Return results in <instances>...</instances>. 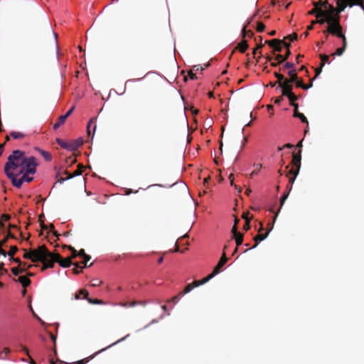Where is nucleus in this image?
<instances>
[{"instance_id": "obj_61", "label": "nucleus", "mask_w": 364, "mask_h": 364, "mask_svg": "<svg viewBox=\"0 0 364 364\" xmlns=\"http://www.w3.org/2000/svg\"><path fill=\"white\" fill-rule=\"evenodd\" d=\"M188 75L191 80L197 79L196 75L193 73L192 70L188 71Z\"/></svg>"}, {"instance_id": "obj_38", "label": "nucleus", "mask_w": 364, "mask_h": 364, "mask_svg": "<svg viewBox=\"0 0 364 364\" xmlns=\"http://www.w3.org/2000/svg\"><path fill=\"white\" fill-rule=\"evenodd\" d=\"M64 247L65 248H68L70 250L72 251V256H71V259L73 258H75L77 256H78V252L73 247L71 246H67V245H65Z\"/></svg>"}, {"instance_id": "obj_36", "label": "nucleus", "mask_w": 364, "mask_h": 364, "mask_svg": "<svg viewBox=\"0 0 364 364\" xmlns=\"http://www.w3.org/2000/svg\"><path fill=\"white\" fill-rule=\"evenodd\" d=\"M9 260L13 261V262L17 263L19 267H21V266L24 267V266L26 265V262H22L18 257H12L9 258Z\"/></svg>"}, {"instance_id": "obj_60", "label": "nucleus", "mask_w": 364, "mask_h": 364, "mask_svg": "<svg viewBox=\"0 0 364 364\" xmlns=\"http://www.w3.org/2000/svg\"><path fill=\"white\" fill-rule=\"evenodd\" d=\"M280 41H282V46L283 45L284 47L287 48V49H289V48L291 46L290 43L286 42V39H284V38L282 40H280Z\"/></svg>"}, {"instance_id": "obj_46", "label": "nucleus", "mask_w": 364, "mask_h": 364, "mask_svg": "<svg viewBox=\"0 0 364 364\" xmlns=\"http://www.w3.org/2000/svg\"><path fill=\"white\" fill-rule=\"evenodd\" d=\"M73 264L75 265V268L73 269L74 274H77L82 272V267H81L78 263H74Z\"/></svg>"}, {"instance_id": "obj_26", "label": "nucleus", "mask_w": 364, "mask_h": 364, "mask_svg": "<svg viewBox=\"0 0 364 364\" xmlns=\"http://www.w3.org/2000/svg\"><path fill=\"white\" fill-rule=\"evenodd\" d=\"M11 272L14 275L17 276L21 273L26 272V269H25L24 267H21L18 266L16 267H13L11 269Z\"/></svg>"}, {"instance_id": "obj_1", "label": "nucleus", "mask_w": 364, "mask_h": 364, "mask_svg": "<svg viewBox=\"0 0 364 364\" xmlns=\"http://www.w3.org/2000/svg\"><path fill=\"white\" fill-rule=\"evenodd\" d=\"M38 164L34 156L26 157L25 152L21 150H14L8 157L4 166V173L8 178H11L13 173L21 175L26 171L36 173Z\"/></svg>"}, {"instance_id": "obj_23", "label": "nucleus", "mask_w": 364, "mask_h": 364, "mask_svg": "<svg viewBox=\"0 0 364 364\" xmlns=\"http://www.w3.org/2000/svg\"><path fill=\"white\" fill-rule=\"evenodd\" d=\"M18 281L26 288L31 284V280L26 276H21L18 278Z\"/></svg>"}, {"instance_id": "obj_33", "label": "nucleus", "mask_w": 364, "mask_h": 364, "mask_svg": "<svg viewBox=\"0 0 364 364\" xmlns=\"http://www.w3.org/2000/svg\"><path fill=\"white\" fill-rule=\"evenodd\" d=\"M319 57L321 59V65H321V68H323L324 66V65L328 62L329 55H326V54H320Z\"/></svg>"}, {"instance_id": "obj_49", "label": "nucleus", "mask_w": 364, "mask_h": 364, "mask_svg": "<svg viewBox=\"0 0 364 364\" xmlns=\"http://www.w3.org/2000/svg\"><path fill=\"white\" fill-rule=\"evenodd\" d=\"M256 166H257V168L255 170H254L250 174L251 177H252L254 175H257L259 173V170L262 167V165L259 164H257Z\"/></svg>"}, {"instance_id": "obj_32", "label": "nucleus", "mask_w": 364, "mask_h": 364, "mask_svg": "<svg viewBox=\"0 0 364 364\" xmlns=\"http://www.w3.org/2000/svg\"><path fill=\"white\" fill-rule=\"evenodd\" d=\"M294 117L299 118L301 119V121L304 123H308L307 118L302 113H300L299 112H294Z\"/></svg>"}, {"instance_id": "obj_44", "label": "nucleus", "mask_w": 364, "mask_h": 364, "mask_svg": "<svg viewBox=\"0 0 364 364\" xmlns=\"http://www.w3.org/2000/svg\"><path fill=\"white\" fill-rule=\"evenodd\" d=\"M183 296H180V293L167 301L168 303L176 304Z\"/></svg>"}, {"instance_id": "obj_9", "label": "nucleus", "mask_w": 364, "mask_h": 364, "mask_svg": "<svg viewBox=\"0 0 364 364\" xmlns=\"http://www.w3.org/2000/svg\"><path fill=\"white\" fill-rule=\"evenodd\" d=\"M226 248H227V246H225L224 251L225 250ZM227 261H228V258L226 257L225 252H224L220 261L218 262L217 265L215 267L213 272L205 277L206 279H208V281H209L210 279L213 278L216 274H218L220 272L222 267L227 262Z\"/></svg>"}, {"instance_id": "obj_24", "label": "nucleus", "mask_w": 364, "mask_h": 364, "mask_svg": "<svg viewBox=\"0 0 364 364\" xmlns=\"http://www.w3.org/2000/svg\"><path fill=\"white\" fill-rule=\"evenodd\" d=\"M66 119H67L66 116H64V115L60 116L58 119L57 122L54 124L53 129H58L60 126H62L65 123Z\"/></svg>"}, {"instance_id": "obj_21", "label": "nucleus", "mask_w": 364, "mask_h": 364, "mask_svg": "<svg viewBox=\"0 0 364 364\" xmlns=\"http://www.w3.org/2000/svg\"><path fill=\"white\" fill-rule=\"evenodd\" d=\"M247 48H248V43H247V41H245V40L239 43L237 46V47L235 48V49L239 50L240 52H241L242 53H244L247 50Z\"/></svg>"}, {"instance_id": "obj_20", "label": "nucleus", "mask_w": 364, "mask_h": 364, "mask_svg": "<svg viewBox=\"0 0 364 364\" xmlns=\"http://www.w3.org/2000/svg\"><path fill=\"white\" fill-rule=\"evenodd\" d=\"M35 149L40 153V154L45 159V160L46 161H51L52 156H51V154L48 151H46L45 150L41 149L38 147H36Z\"/></svg>"}, {"instance_id": "obj_53", "label": "nucleus", "mask_w": 364, "mask_h": 364, "mask_svg": "<svg viewBox=\"0 0 364 364\" xmlns=\"http://www.w3.org/2000/svg\"><path fill=\"white\" fill-rule=\"evenodd\" d=\"M178 184L180 186V187H181V188L182 191H183L184 193H187V191H188V186H187L185 183H182V182H181L180 183H178Z\"/></svg>"}, {"instance_id": "obj_25", "label": "nucleus", "mask_w": 364, "mask_h": 364, "mask_svg": "<svg viewBox=\"0 0 364 364\" xmlns=\"http://www.w3.org/2000/svg\"><path fill=\"white\" fill-rule=\"evenodd\" d=\"M10 136L14 139H20L24 138L26 134L23 132L13 131L11 132Z\"/></svg>"}, {"instance_id": "obj_35", "label": "nucleus", "mask_w": 364, "mask_h": 364, "mask_svg": "<svg viewBox=\"0 0 364 364\" xmlns=\"http://www.w3.org/2000/svg\"><path fill=\"white\" fill-rule=\"evenodd\" d=\"M210 65V63H208L206 64H204L203 65H194L193 66V69L196 71L198 70H205L206 68L209 67Z\"/></svg>"}, {"instance_id": "obj_45", "label": "nucleus", "mask_w": 364, "mask_h": 364, "mask_svg": "<svg viewBox=\"0 0 364 364\" xmlns=\"http://www.w3.org/2000/svg\"><path fill=\"white\" fill-rule=\"evenodd\" d=\"M229 179L230 181V185L234 186L235 189L240 193L242 191V188L240 186H237V185H234L233 183V173H230L229 176Z\"/></svg>"}, {"instance_id": "obj_47", "label": "nucleus", "mask_w": 364, "mask_h": 364, "mask_svg": "<svg viewBox=\"0 0 364 364\" xmlns=\"http://www.w3.org/2000/svg\"><path fill=\"white\" fill-rule=\"evenodd\" d=\"M338 38H340L342 39V47H344L345 48H346L347 40H346V37L345 36V35L342 33L338 36Z\"/></svg>"}, {"instance_id": "obj_3", "label": "nucleus", "mask_w": 364, "mask_h": 364, "mask_svg": "<svg viewBox=\"0 0 364 364\" xmlns=\"http://www.w3.org/2000/svg\"><path fill=\"white\" fill-rule=\"evenodd\" d=\"M340 14L338 11L336 12L331 21L327 26L326 30L323 31L324 33L331 34L338 37V36L343 33V28L340 23ZM328 36V35H326Z\"/></svg>"}, {"instance_id": "obj_15", "label": "nucleus", "mask_w": 364, "mask_h": 364, "mask_svg": "<svg viewBox=\"0 0 364 364\" xmlns=\"http://www.w3.org/2000/svg\"><path fill=\"white\" fill-rule=\"evenodd\" d=\"M232 233L233 235V238L235 240L237 247L241 245L243 242V235L237 232V228L236 227H232Z\"/></svg>"}, {"instance_id": "obj_5", "label": "nucleus", "mask_w": 364, "mask_h": 364, "mask_svg": "<svg viewBox=\"0 0 364 364\" xmlns=\"http://www.w3.org/2000/svg\"><path fill=\"white\" fill-rule=\"evenodd\" d=\"M24 251L23 258L31 259L33 262H38L43 256V250H45V245L39 246L37 249L30 250L27 252L26 249H23Z\"/></svg>"}, {"instance_id": "obj_13", "label": "nucleus", "mask_w": 364, "mask_h": 364, "mask_svg": "<svg viewBox=\"0 0 364 364\" xmlns=\"http://www.w3.org/2000/svg\"><path fill=\"white\" fill-rule=\"evenodd\" d=\"M268 226L269 227V230L264 234H262L260 232V231L263 230L262 225L261 224V228H260V230L259 231V233L257 235H255L254 237V240H255V243L252 248L256 247L258 245V242H259L264 240L265 238H267L269 232L273 228V225H272L270 223H268Z\"/></svg>"}, {"instance_id": "obj_54", "label": "nucleus", "mask_w": 364, "mask_h": 364, "mask_svg": "<svg viewBox=\"0 0 364 364\" xmlns=\"http://www.w3.org/2000/svg\"><path fill=\"white\" fill-rule=\"evenodd\" d=\"M250 228V219H247L243 226V230L247 231Z\"/></svg>"}, {"instance_id": "obj_52", "label": "nucleus", "mask_w": 364, "mask_h": 364, "mask_svg": "<svg viewBox=\"0 0 364 364\" xmlns=\"http://www.w3.org/2000/svg\"><path fill=\"white\" fill-rule=\"evenodd\" d=\"M296 85V87H300L301 88L303 84H304V81L301 78H298L296 81L294 82Z\"/></svg>"}, {"instance_id": "obj_19", "label": "nucleus", "mask_w": 364, "mask_h": 364, "mask_svg": "<svg viewBox=\"0 0 364 364\" xmlns=\"http://www.w3.org/2000/svg\"><path fill=\"white\" fill-rule=\"evenodd\" d=\"M18 176V175H17V173H13V176L11 178H9L11 180L12 184L14 185V186L19 188L21 187V186L23 183V181L22 179V178H17L16 177Z\"/></svg>"}, {"instance_id": "obj_58", "label": "nucleus", "mask_w": 364, "mask_h": 364, "mask_svg": "<svg viewBox=\"0 0 364 364\" xmlns=\"http://www.w3.org/2000/svg\"><path fill=\"white\" fill-rule=\"evenodd\" d=\"M60 173H58L57 175H56V178H58L57 179V182L60 183H63L66 180H68L69 178H67V176L65 178H63V177H60L58 178Z\"/></svg>"}, {"instance_id": "obj_34", "label": "nucleus", "mask_w": 364, "mask_h": 364, "mask_svg": "<svg viewBox=\"0 0 364 364\" xmlns=\"http://www.w3.org/2000/svg\"><path fill=\"white\" fill-rule=\"evenodd\" d=\"M253 35H254V33L251 30L247 31L245 27L243 28V29H242L243 38H245L246 36L248 38H252L253 36Z\"/></svg>"}, {"instance_id": "obj_62", "label": "nucleus", "mask_w": 364, "mask_h": 364, "mask_svg": "<svg viewBox=\"0 0 364 364\" xmlns=\"http://www.w3.org/2000/svg\"><path fill=\"white\" fill-rule=\"evenodd\" d=\"M75 107H72L65 114H63L64 116H66V118H68V117H70L71 115V114L73 113V110H74Z\"/></svg>"}, {"instance_id": "obj_29", "label": "nucleus", "mask_w": 364, "mask_h": 364, "mask_svg": "<svg viewBox=\"0 0 364 364\" xmlns=\"http://www.w3.org/2000/svg\"><path fill=\"white\" fill-rule=\"evenodd\" d=\"M318 2H321L320 3V6L322 8H324V11H330V7L331 6H333L332 4H329L328 1L327 0H325V1H318Z\"/></svg>"}, {"instance_id": "obj_14", "label": "nucleus", "mask_w": 364, "mask_h": 364, "mask_svg": "<svg viewBox=\"0 0 364 364\" xmlns=\"http://www.w3.org/2000/svg\"><path fill=\"white\" fill-rule=\"evenodd\" d=\"M321 2H314V9L309 11V15H314L316 18H320L322 15H324L323 10L321 9L320 6Z\"/></svg>"}, {"instance_id": "obj_48", "label": "nucleus", "mask_w": 364, "mask_h": 364, "mask_svg": "<svg viewBox=\"0 0 364 364\" xmlns=\"http://www.w3.org/2000/svg\"><path fill=\"white\" fill-rule=\"evenodd\" d=\"M345 50H346V48L344 47L341 46V48H337L336 52L333 54H332V55H338V56H340V55H341L343 53Z\"/></svg>"}, {"instance_id": "obj_50", "label": "nucleus", "mask_w": 364, "mask_h": 364, "mask_svg": "<svg viewBox=\"0 0 364 364\" xmlns=\"http://www.w3.org/2000/svg\"><path fill=\"white\" fill-rule=\"evenodd\" d=\"M102 283V281L99 280L98 279H94L92 281L91 286L92 287H98Z\"/></svg>"}, {"instance_id": "obj_6", "label": "nucleus", "mask_w": 364, "mask_h": 364, "mask_svg": "<svg viewBox=\"0 0 364 364\" xmlns=\"http://www.w3.org/2000/svg\"><path fill=\"white\" fill-rule=\"evenodd\" d=\"M56 142L63 149L69 151H75L83 144V141L81 139H77L69 141H66L60 139H57Z\"/></svg>"}, {"instance_id": "obj_12", "label": "nucleus", "mask_w": 364, "mask_h": 364, "mask_svg": "<svg viewBox=\"0 0 364 364\" xmlns=\"http://www.w3.org/2000/svg\"><path fill=\"white\" fill-rule=\"evenodd\" d=\"M208 279L206 278H203L201 280H195L192 283H190L186 286L184 289L180 292V296H183L186 294L189 293L194 287H199L200 285L204 284L208 282Z\"/></svg>"}, {"instance_id": "obj_59", "label": "nucleus", "mask_w": 364, "mask_h": 364, "mask_svg": "<svg viewBox=\"0 0 364 364\" xmlns=\"http://www.w3.org/2000/svg\"><path fill=\"white\" fill-rule=\"evenodd\" d=\"M273 49V53L274 52H281L282 50V44H277Z\"/></svg>"}, {"instance_id": "obj_56", "label": "nucleus", "mask_w": 364, "mask_h": 364, "mask_svg": "<svg viewBox=\"0 0 364 364\" xmlns=\"http://www.w3.org/2000/svg\"><path fill=\"white\" fill-rule=\"evenodd\" d=\"M313 81H314V79H311V85H307V84L304 83L301 87V89L306 90L311 88L313 86Z\"/></svg>"}, {"instance_id": "obj_57", "label": "nucleus", "mask_w": 364, "mask_h": 364, "mask_svg": "<svg viewBox=\"0 0 364 364\" xmlns=\"http://www.w3.org/2000/svg\"><path fill=\"white\" fill-rule=\"evenodd\" d=\"M275 60H277V62H279L280 63L285 61L284 60V56L281 54H277L276 56H275Z\"/></svg>"}, {"instance_id": "obj_2", "label": "nucleus", "mask_w": 364, "mask_h": 364, "mask_svg": "<svg viewBox=\"0 0 364 364\" xmlns=\"http://www.w3.org/2000/svg\"><path fill=\"white\" fill-rule=\"evenodd\" d=\"M43 252V256L38 262L43 264L41 271H44L48 268H53L55 263L57 262L60 258V254L58 252H50L48 248L45 246V250Z\"/></svg>"}, {"instance_id": "obj_11", "label": "nucleus", "mask_w": 364, "mask_h": 364, "mask_svg": "<svg viewBox=\"0 0 364 364\" xmlns=\"http://www.w3.org/2000/svg\"><path fill=\"white\" fill-rule=\"evenodd\" d=\"M361 0H338L337 11L343 12L347 6L353 7L355 4H360Z\"/></svg>"}, {"instance_id": "obj_55", "label": "nucleus", "mask_w": 364, "mask_h": 364, "mask_svg": "<svg viewBox=\"0 0 364 364\" xmlns=\"http://www.w3.org/2000/svg\"><path fill=\"white\" fill-rule=\"evenodd\" d=\"M22 350H23L24 352H26V354H27V355L30 358V360H31L30 363H31V364H36V363H35V361H34V360L31 358V356L29 355L28 348H27L26 347H25V346H22Z\"/></svg>"}, {"instance_id": "obj_22", "label": "nucleus", "mask_w": 364, "mask_h": 364, "mask_svg": "<svg viewBox=\"0 0 364 364\" xmlns=\"http://www.w3.org/2000/svg\"><path fill=\"white\" fill-rule=\"evenodd\" d=\"M107 348H103L101 350L95 353V354H93L92 355L90 356V357H87V358H85L84 359H82V360H80L75 363H74V364H86L91 359H92L97 353L106 350Z\"/></svg>"}, {"instance_id": "obj_63", "label": "nucleus", "mask_w": 364, "mask_h": 364, "mask_svg": "<svg viewBox=\"0 0 364 364\" xmlns=\"http://www.w3.org/2000/svg\"><path fill=\"white\" fill-rule=\"evenodd\" d=\"M66 162L67 163H70L71 164H74V163L76 162V159L75 158H73V157H69V158L67 159Z\"/></svg>"}, {"instance_id": "obj_37", "label": "nucleus", "mask_w": 364, "mask_h": 364, "mask_svg": "<svg viewBox=\"0 0 364 364\" xmlns=\"http://www.w3.org/2000/svg\"><path fill=\"white\" fill-rule=\"evenodd\" d=\"M18 247L15 245L14 246H11L10 247V250L8 252V256H9L10 257H12L14 256V255L16 253V252L18 251Z\"/></svg>"}, {"instance_id": "obj_16", "label": "nucleus", "mask_w": 364, "mask_h": 364, "mask_svg": "<svg viewBox=\"0 0 364 364\" xmlns=\"http://www.w3.org/2000/svg\"><path fill=\"white\" fill-rule=\"evenodd\" d=\"M84 169L85 166L82 164H79L77 165V168L73 173H70L68 171H65L63 173L67 175V178H72L75 176L81 175Z\"/></svg>"}, {"instance_id": "obj_17", "label": "nucleus", "mask_w": 364, "mask_h": 364, "mask_svg": "<svg viewBox=\"0 0 364 364\" xmlns=\"http://www.w3.org/2000/svg\"><path fill=\"white\" fill-rule=\"evenodd\" d=\"M93 124V127H92V139L93 138L94 136V133L96 130V128H97V126H96V118L95 117H92L90 119L88 124H87V135L88 136H90L91 135V127H92V125Z\"/></svg>"}, {"instance_id": "obj_31", "label": "nucleus", "mask_w": 364, "mask_h": 364, "mask_svg": "<svg viewBox=\"0 0 364 364\" xmlns=\"http://www.w3.org/2000/svg\"><path fill=\"white\" fill-rule=\"evenodd\" d=\"M294 68V64L290 62H287L285 64L279 68L280 71L284 72L287 69L291 70Z\"/></svg>"}, {"instance_id": "obj_7", "label": "nucleus", "mask_w": 364, "mask_h": 364, "mask_svg": "<svg viewBox=\"0 0 364 364\" xmlns=\"http://www.w3.org/2000/svg\"><path fill=\"white\" fill-rule=\"evenodd\" d=\"M301 150L298 153H293L291 164L293 167L289 170V174L298 175L301 168Z\"/></svg>"}, {"instance_id": "obj_43", "label": "nucleus", "mask_w": 364, "mask_h": 364, "mask_svg": "<svg viewBox=\"0 0 364 364\" xmlns=\"http://www.w3.org/2000/svg\"><path fill=\"white\" fill-rule=\"evenodd\" d=\"M286 40H289L290 41H296L298 38V36L296 33H294L292 34L288 35L286 37L284 38Z\"/></svg>"}, {"instance_id": "obj_30", "label": "nucleus", "mask_w": 364, "mask_h": 364, "mask_svg": "<svg viewBox=\"0 0 364 364\" xmlns=\"http://www.w3.org/2000/svg\"><path fill=\"white\" fill-rule=\"evenodd\" d=\"M22 179L26 182L30 183L33 180V178L31 176H29V174H31V173H27L26 171L22 172Z\"/></svg>"}, {"instance_id": "obj_64", "label": "nucleus", "mask_w": 364, "mask_h": 364, "mask_svg": "<svg viewBox=\"0 0 364 364\" xmlns=\"http://www.w3.org/2000/svg\"><path fill=\"white\" fill-rule=\"evenodd\" d=\"M10 215H7V214H4L1 215V219L5 220V221H8L10 220Z\"/></svg>"}, {"instance_id": "obj_4", "label": "nucleus", "mask_w": 364, "mask_h": 364, "mask_svg": "<svg viewBox=\"0 0 364 364\" xmlns=\"http://www.w3.org/2000/svg\"><path fill=\"white\" fill-rule=\"evenodd\" d=\"M274 75L278 80L279 87L293 86L292 83L299 78L295 68L288 71L289 78H285L282 74L277 72H274Z\"/></svg>"}, {"instance_id": "obj_27", "label": "nucleus", "mask_w": 364, "mask_h": 364, "mask_svg": "<svg viewBox=\"0 0 364 364\" xmlns=\"http://www.w3.org/2000/svg\"><path fill=\"white\" fill-rule=\"evenodd\" d=\"M264 43L274 48L277 44H282V41L279 39L274 38L270 41H265Z\"/></svg>"}, {"instance_id": "obj_42", "label": "nucleus", "mask_w": 364, "mask_h": 364, "mask_svg": "<svg viewBox=\"0 0 364 364\" xmlns=\"http://www.w3.org/2000/svg\"><path fill=\"white\" fill-rule=\"evenodd\" d=\"M264 29H265V25L262 22L258 21L257 28H256L257 31L261 33V32H263L264 31Z\"/></svg>"}, {"instance_id": "obj_28", "label": "nucleus", "mask_w": 364, "mask_h": 364, "mask_svg": "<svg viewBox=\"0 0 364 364\" xmlns=\"http://www.w3.org/2000/svg\"><path fill=\"white\" fill-rule=\"evenodd\" d=\"M139 304L144 306L146 303H145V301H132V302H125L124 304H122V306H124V307H133L135 305Z\"/></svg>"}, {"instance_id": "obj_18", "label": "nucleus", "mask_w": 364, "mask_h": 364, "mask_svg": "<svg viewBox=\"0 0 364 364\" xmlns=\"http://www.w3.org/2000/svg\"><path fill=\"white\" fill-rule=\"evenodd\" d=\"M57 262L60 264V267L66 268L69 267L73 263L71 258L67 257V258H63L60 255L59 259H58Z\"/></svg>"}, {"instance_id": "obj_10", "label": "nucleus", "mask_w": 364, "mask_h": 364, "mask_svg": "<svg viewBox=\"0 0 364 364\" xmlns=\"http://www.w3.org/2000/svg\"><path fill=\"white\" fill-rule=\"evenodd\" d=\"M282 88V96L287 97L289 100V104L296 102L298 96L293 92V86L280 87Z\"/></svg>"}, {"instance_id": "obj_51", "label": "nucleus", "mask_w": 364, "mask_h": 364, "mask_svg": "<svg viewBox=\"0 0 364 364\" xmlns=\"http://www.w3.org/2000/svg\"><path fill=\"white\" fill-rule=\"evenodd\" d=\"M79 293H80V295L83 296L84 299H85L87 300V299H89V297H88V294H88V291L86 289H80L79 291Z\"/></svg>"}, {"instance_id": "obj_40", "label": "nucleus", "mask_w": 364, "mask_h": 364, "mask_svg": "<svg viewBox=\"0 0 364 364\" xmlns=\"http://www.w3.org/2000/svg\"><path fill=\"white\" fill-rule=\"evenodd\" d=\"M87 301L91 304H104L103 301L98 299H87Z\"/></svg>"}, {"instance_id": "obj_8", "label": "nucleus", "mask_w": 364, "mask_h": 364, "mask_svg": "<svg viewBox=\"0 0 364 364\" xmlns=\"http://www.w3.org/2000/svg\"><path fill=\"white\" fill-rule=\"evenodd\" d=\"M337 11V7L331 6L330 11H323L324 15H322L320 18L316 20L319 24H323L324 23H327L328 24L331 21V18Z\"/></svg>"}, {"instance_id": "obj_39", "label": "nucleus", "mask_w": 364, "mask_h": 364, "mask_svg": "<svg viewBox=\"0 0 364 364\" xmlns=\"http://www.w3.org/2000/svg\"><path fill=\"white\" fill-rule=\"evenodd\" d=\"M78 256L83 257V259H90L91 257L85 253L84 249H81L78 251Z\"/></svg>"}, {"instance_id": "obj_41", "label": "nucleus", "mask_w": 364, "mask_h": 364, "mask_svg": "<svg viewBox=\"0 0 364 364\" xmlns=\"http://www.w3.org/2000/svg\"><path fill=\"white\" fill-rule=\"evenodd\" d=\"M288 196H289V192L288 193H284V194L282 195V198L280 199V208H279L278 212L280 210V209L282 208V207L284 204V202L287 200V198H288Z\"/></svg>"}]
</instances>
